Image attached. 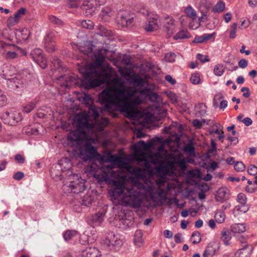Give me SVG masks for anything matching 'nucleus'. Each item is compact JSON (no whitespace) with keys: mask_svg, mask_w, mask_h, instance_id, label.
<instances>
[{"mask_svg":"<svg viewBox=\"0 0 257 257\" xmlns=\"http://www.w3.org/2000/svg\"><path fill=\"white\" fill-rule=\"evenodd\" d=\"M116 91V94L112 95L109 91L103 90L98 95V101L103 106L102 110L112 112L115 107L121 112L131 114L134 111L129 102V99L132 97L133 93L126 88L117 89Z\"/></svg>","mask_w":257,"mask_h":257,"instance_id":"f257e3e1","label":"nucleus"},{"mask_svg":"<svg viewBox=\"0 0 257 257\" xmlns=\"http://www.w3.org/2000/svg\"><path fill=\"white\" fill-rule=\"evenodd\" d=\"M83 78L81 80L80 86L85 89H89L99 86L101 81L99 78L100 74L98 71L90 70L86 68L80 70Z\"/></svg>","mask_w":257,"mask_h":257,"instance_id":"f03ea898","label":"nucleus"},{"mask_svg":"<svg viewBox=\"0 0 257 257\" xmlns=\"http://www.w3.org/2000/svg\"><path fill=\"white\" fill-rule=\"evenodd\" d=\"M99 154L97 148L90 143H86L79 150V157L83 162L95 161Z\"/></svg>","mask_w":257,"mask_h":257,"instance_id":"7ed1b4c3","label":"nucleus"},{"mask_svg":"<svg viewBox=\"0 0 257 257\" xmlns=\"http://www.w3.org/2000/svg\"><path fill=\"white\" fill-rule=\"evenodd\" d=\"M173 161H169L166 165L160 164L156 167V171L158 173L165 174L169 167H174L177 165L181 169L184 170L186 169V161L184 159H181L180 157L174 156L173 157Z\"/></svg>","mask_w":257,"mask_h":257,"instance_id":"20e7f679","label":"nucleus"},{"mask_svg":"<svg viewBox=\"0 0 257 257\" xmlns=\"http://www.w3.org/2000/svg\"><path fill=\"white\" fill-rule=\"evenodd\" d=\"M1 118L5 124L10 125H16L23 118L22 113L18 111H6L2 114Z\"/></svg>","mask_w":257,"mask_h":257,"instance_id":"39448f33","label":"nucleus"},{"mask_svg":"<svg viewBox=\"0 0 257 257\" xmlns=\"http://www.w3.org/2000/svg\"><path fill=\"white\" fill-rule=\"evenodd\" d=\"M73 120L78 130H89L92 127V124L88 122V116L86 114L78 113L76 114Z\"/></svg>","mask_w":257,"mask_h":257,"instance_id":"423d86ee","label":"nucleus"},{"mask_svg":"<svg viewBox=\"0 0 257 257\" xmlns=\"http://www.w3.org/2000/svg\"><path fill=\"white\" fill-rule=\"evenodd\" d=\"M31 58L37 63L42 68L47 67V61L43 51L40 49H35L30 53Z\"/></svg>","mask_w":257,"mask_h":257,"instance_id":"0eeeda50","label":"nucleus"},{"mask_svg":"<svg viewBox=\"0 0 257 257\" xmlns=\"http://www.w3.org/2000/svg\"><path fill=\"white\" fill-rule=\"evenodd\" d=\"M105 3V0H90L83 4L84 9L87 15H92L100 6Z\"/></svg>","mask_w":257,"mask_h":257,"instance_id":"6e6552de","label":"nucleus"},{"mask_svg":"<svg viewBox=\"0 0 257 257\" xmlns=\"http://www.w3.org/2000/svg\"><path fill=\"white\" fill-rule=\"evenodd\" d=\"M162 21L164 23V30L166 32L168 38L171 37L175 31V20L172 17L169 16L162 18Z\"/></svg>","mask_w":257,"mask_h":257,"instance_id":"1a4fd4ad","label":"nucleus"},{"mask_svg":"<svg viewBox=\"0 0 257 257\" xmlns=\"http://www.w3.org/2000/svg\"><path fill=\"white\" fill-rule=\"evenodd\" d=\"M44 47L48 53H53L56 50V42L53 33H48L44 38Z\"/></svg>","mask_w":257,"mask_h":257,"instance_id":"9d476101","label":"nucleus"},{"mask_svg":"<svg viewBox=\"0 0 257 257\" xmlns=\"http://www.w3.org/2000/svg\"><path fill=\"white\" fill-rule=\"evenodd\" d=\"M125 76L128 77L130 83L135 87H142L144 86L145 83V80L136 72L133 71L132 74L127 73Z\"/></svg>","mask_w":257,"mask_h":257,"instance_id":"9b49d317","label":"nucleus"},{"mask_svg":"<svg viewBox=\"0 0 257 257\" xmlns=\"http://www.w3.org/2000/svg\"><path fill=\"white\" fill-rule=\"evenodd\" d=\"M81 255L82 257H99L101 253L97 248L88 246L82 249Z\"/></svg>","mask_w":257,"mask_h":257,"instance_id":"f8f14e48","label":"nucleus"},{"mask_svg":"<svg viewBox=\"0 0 257 257\" xmlns=\"http://www.w3.org/2000/svg\"><path fill=\"white\" fill-rule=\"evenodd\" d=\"M105 243L109 247H119L122 244L121 240L118 239V237L112 232L108 234Z\"/></svg>","mask_w":257,"mask_h":257,"instance_id":"ddd939ff","label":"nucleus"},{"mask_svg":"<svg viewBox=\"0 0 257 257\" xmlns=\"http://www.w3.org/2000/svg\"><path fill=\"white\" fill-rule=\"evenodd\" d=\"M140 93L142 95L149 98L152 102L156 101L159 98V95L155 92H152L150 88L147 87H144L140 91Z\"/></svg>","mask_w":257,"mask_h":257,"instance_id":"4468645a","label":"nucleus"},{"mask_svg":"<svg viewBox=\"0 0 257 257\" xmlns=\"http://www.w3.org/2000/svg\"><path fill=\"white\" fill-rule=\"evenodd\" d=\"M26 11L27 10L26 8H21L16 12L14 17H10L9 18V23L13 25L17 24L18 22L19 19L26 14Z\"/></svg>","mask_w":257,"mask_h":257,"instance_id":"2eb2a0df","label":"nucleus"},{"mask_svg":"<svg viewBox=\"0 0 257 257\" xmlns=\"http://www.w3.org/2000/svg\"><path fill=\"white\" fill-rule=\"evenodd\" d=\"M128 202L130 205L133 208H136L140 207L142 200L140 199L139 194L138 193H135V194L130 195Z\"/></svg>","mask_w":257,"mask_h":257,"instance_id":"dca6fc26","label":"nucleus"},{"mask_svg":"<svg viewBox=\"0 0 257 257\" xmlns=\"http://www.w3.org/2000/svg\"><path fill=\"white\" fill-rule=\"evenodd\" d=\"M252 247L249 245H245L239 249L234 255V257H249L252 251Z\"/></svg>","mask_w":257,"mask_h":257,"instance_id":"f3484780","label":"nucleus"},{"mask_svg":"<svg viewBox=\"0 0 257 257\" xmlns=\"http://www.w3.org/2000/svg\"><path fill=\"white\" fill-rule=\"evenodd\" d=\"M228 190L226 187L219 188L215 195V198L217 201L222 202L225 201L228 196Z\"/></svg>","mask_w":257,"mask_h":257,"instance_id":"a211bd4d","label":"nucleus"},{"mask_svg":"<svg viewBox=\"0 0 257 257\" xmlns=\"http://www.w3.org/2000/svg\"><path fill=\"white\" fill-rule=\"evenodd\" d=\"M69 187L72 191L77 194L83 192L85 188L84 183L81 181L78 183L71 182Z\"/></svg>","mask_w":257,"mask_h":257,"instance_id":"6ab92c4d","label":"nucleus"},{"mask_svg":"<svg viewBox=\"0 0 257 257\" xmlns=\"http://www.w3.org/2000/svg\"><path fill=\"white\" fill-rule=\"evenodd\" d=\"M79 101L85 104L87 107L89 105L93 104L94 100L91 95L89 94L83 93V95L78 97Z\"/></svg>","mask_w":257,"mask_h":257,"instance_id":"aec40b11","label":"nucleus"},{"mask_svg":"<svg viewBox=\"0 0 257 257\" xmlns=\"http://www.w3.org/2000/svg\"><path fill=\"white\" fill-rule=\"evenodd\" d=\"M65 78V85L67 88H70L72 87L73 85H75L77 83V79L75 77L68 76H60L59 78V80H62L63 78Z\"/></svg>","mask_w":257,"mask_h":257,"instance_id":"412c9836","label":"nucleus"},{"mask_svg":"<svg viewBox=\"0 0 257 257\" xmlns=\"http://www.w3.org/2000/svg\"><path fill=\"white\" fill-rule=\"evenodd\" d=\"M154 140H153L149 144L146 143L144 141L141 140L136 144L134 147L135 150L139 151L140 150L147 149L150 147L154 145Z\"/></svg>","mask_w":257,"mask_h":257,"instance_id":"4be33fe9","label":"nucleus"},{"mask_svg":"<svg viewBox=\"0 0 257 257\" xmlns=\"http://www.w3.org/2000/svg\"><path fill=\"white\" fill-rule=\"evenodd\" d=\"M78 237V232L74 230H68L63 233V238L66 241L73 239Z\"/></svg>","mask_w":257,"mask_h":257,"instance_id":"5701e85b","label":"nucleus"},{"mask_svg":"<svg viewBox=\"0 0 257 257\" xmlns=\"http://www.w3.org/2000/svg\"><path fill=\"white\" fill-rule=\"evenodd\" d=\"M218 248L213 246V245L210 243L206 247L203 253V257H209L214 255Z\"/></svg>","mask_w":257,"mask_h":257,"instance_id":"b1692460","label":"nucleus"},{"mask_svg":"<svg viewBox=\"0 0 257 257\" xmlns=\"http://www.w3.org/2000/svg\"><path fill=\"white\" fill-rule=\"evenodd\" d=\"M23 132L28 135H36L39 134L38 128L33 125H29L24 127L23 129Z\"/></svg>","mask_w":257,"mask_h":257,"instance_id":"393cba45","label":"nucleus"},{"mask_svg":"<svg viewBox=\"0 0 257 257\" xmlns=\"http://www.w3.org/2000/svg\"><path fill=\"white\" fill-rule=\"evenodd\" d=\"M97 29L99 30L98 34L101 36L110 37L112 36L113 33L111 31L107 29V28L103 25H99L97 26Z\"/></svg>","mask_w":257,"mask_h":257,"instance_id":"a878e982","label":"nucleus"},{"mask_svg":"<svg viewBox=\"0 0 257 257\" xmlns=\"http://www.w3.org/2000/svg\"><path fill=\"white\" fill-rule=\"evenodd\" d=\"M67 139L71 142H76L80 140V136L78 130L70 132L67 136Z\"/></svg>","mask_w":257,"mask_h":257,"instance_id":"bb28decb","label":"nucleus"},{"mask_svg":"<svg viewBox=\"0 0 257 257\" xmlns=\"http://www.w3.org/2000/svg\"><path fill=\"white\" fill-rule=\"evenodd\" d=\"M10 82L12 83L11 85L12 88L15 90L23 87V81L19 79L18 78H13L10 80Z\"/></svg>","mask_w":257,"mask_h":257,"instance_id":"cd10ccee","label":"nucleus"},{"mask_svg":"<svg viewBox=\"0 0 257 257\" xmlns=\"http://www.w3.org/2000/svg\"><path fill=\"white\" fill-rule=\"evenodd\" d=\"M231 231L233 233H239L245 231V227L243 224H234L231 226Z\"/></svg>","mask_w":257,"mask_h":257,"instance_id":"c85d7f7f","label":"nucleus"},{"mask_svg":"<svg viewBox=\"0 0 257 257\" xmlns=\"http://www.w3.org/2000/svg\"><path fill=\"white\" fill-rule=\"evenodd\" d=\"M190 37V35L187 30H181L174 36V39L177 40L179 39H188Z\"/></svg>","mask_w":257,"mask_h":257,"instance_id":"c756f323","label":"nucleus"},{"mask_svg":"<svg viewBox=\"0 0 257 257\" xmlns=\"http://www.w3.org/2000/svg\"><path fill=\"white\" fill-rule=\"evenodd\" d=\"M230 238V232L227 229H223L221 231V239L224 242V244L229 245V241Z\"/></svg>","mask_w":257,"mask_h":257,"instance_id":"7c9ffc66","label":"nucleus"},{"mask_svg":"<svg viewBox=\"0 0 257 257\" xmlns=\"http://www.w3.org/2000/svg\"><path fill=\"white\" fill-rule=\"evenodd\" d=\"M56 168L55 166V168L52 167L51 169L50 174L54 179L61 180L62 179V172L59 169H56Z\"/></svg>","mask_w":257,"mask_h":257,"instance_id":"2f4dec72","label":"nucleus"},{"mask_svg":"<svg viewBox=\"0 0 257 257\" xmlns=\"http://www.w3.org/2000/svg\"><path fill=\"white\" fill-rule=\"evenodd\" d=\"M89 113L94 118H98L99 114L97 108L94 104L89 105L88 107Z\"/></svg>","mask_w":257,"mask_h":257,"instance_id":"473e14b6","label":"nucleus"},{"mask_svg":"<svg viewBox=\"0 0 257 257\" xmlns=\"http://www.w3.org/2000/svg\"><path fill=\"white\" fill-rule=\"evenodd\" d=\"M185 12L186 15L191 18L192 20H195L197 18V15L195 11L191 7L189 6L185 9Z\"/></svg>","mask_w":257,"mask_h":257,"instance_id":"72a5a7b5","label":"nucleus"},{"mask_svg":"<svg viewBox=\"0 0 257 257\" xmlns=\"http://www.w3.org/2000/svg\"><path fill=\"white\" fill-rule=\"evenodd\" d=\"M104 157L106 158L105 162L112 163H117L119 159L118 156L113 155L111 153H108L106 155L104 156Z\"/></svg>","mask_w":257,"mask_h":257,"instance_id":"f704fd0d","label":"nucleus"},{"mask_svg":"<svg viewBox=\"0 0 257 257\" xmlns=\"http://www.w3.org/2000/svg\"><path fill=\"white\" fill-rule=\"evenodd\" d=\"M143 233L141 230H137L136 231L134 235V242L136 244L142 243L143 242Z\"/></svg>","mask_w":257,"mask_h":257,"instance_id":"c9c22d12","label":"nucleus"},{"mask_svg":"<svg viewBox=\"0 0 257 257\" xmlns=\"http://www.w3.org/2000/svg\"><path fill=\"white\" fill-rule=\"evenodd\" d=\"M7 46H11L12 47L13 49L15 50H19L20 52V54L22 55H26L27 52L25 50L22 49L21 48L15 45V44H10L6 43H3L2 44V47L4 48Z\"/></svg>","mask_w":257,"mask_h":257,"instance_id":"e433bc0d","label":"nucleus"},{"mask_svg":"<svg viewBox=\"0 0 257 257\" xmlns=\"http://www.w3.org/2000/svg\"><path fill=\"white\" fill-rule=\"evenodd\" d=\"M93 46L92 42H89L88 44L86 45L85 47L80 48V51L83 54L87 55L92 52Z\"/></svg>","mask_w":257,"mask_h":257,"instance_id":"4c0bfd02","label":"nucleus"},{"mask_svg":"<svg viewBox=\"0 0 257 257\" xmlns=\"http://www.w3.org/2000/svg\"><path fill=\"white\" fill-rule=\"evenodd\" d=\"M124 189L114 188L111 192V196L116 199L123 194Z\"/></svg>","mask_w":257,"mask_h":257,"instance_id":"58836bf2","label":"nucleus"},{"mask_svg":"<svg viewBox=\"0 0 257 257\" xmlns=\"http://www.w3.org/2000/svg\"><path fill=\"white\" fill-rule=\"evenodd\" d=\"M224 72V68L222 64L216 65L214 68V73L217 76H221Z\"/></svg>","mask_w":257,"mask_h":257,"instance_id":"ea45409f","label":"nucleus"},{"mask_svg":"<svg viewBox=\"0 0 257 257\" xmlns=\"http://www.w3.org/2000/svg\"><path fill=\"white\" fill-rule=\"evenodd\" d=\"M225 9V4L223 2H218L215 6L212 9V11L214 13H220L224 11Z\"/></svg>","mask_w":257,"mask_h":257,"instance_id":"a19ab883","label":"nucleus"},{"mask_svg":"<svg viewBox=\"0 0 257 257\" xmlns=\"http://www.w3.org/2000/svg\"><path fill=\"white\" fill-rule=\"evenodd\" d=\"M151 23V21H149V24L145 28L147 32H152L158 29L159 27L157 23L154 22H152V24Z\"/></svg>","mask_w":257,"mask_h":257,"instance_id":"79ce46f5","label":"nucleus"},{"mask_svg":"<svg viewBox=\"0 0 257 257\" xmlns=\"http://www.w3.org/2000/svg\"><path fill=\"white\" fill-rule=\"evenodd\" d=\"M129 102L130 103L131 106L134 110V109L135 107L141 104V100L139 96H137L134 99H132L131 97L129 99Z\"/></svg>","mask_w":257,"mask_h":257,"instance_id":"37998d69","label":"nucleus"},{"mask_svg":"<svg viewBox=\"0 0 257 257\" xmlns=\"http://www.w3.org/2000/svg\"><path fill=\"white\" fill-rule=\"evenodd\" d=\"M234 169L238 172H242L245 170V166L242 162L237 161L234 164Z\"/></svg>","mask_w":257,"mask_h":257,"instance_id":"c03bdc74","label":"nucleus"},{"mask_svg":"<svg viewBox=\"0 0 257 257\" xmlns=\"http://www.w3.org/2000/svg\"><path fill=\"white\" fill-rule=\"evenodd\" d=\"M61 66V61L60 60L58 59L56 57L53 58V59L52 60V65L51 67H53L52 68L53 69L56 70L58 69H59Z\"/></svg>","mask_w":257,"mask_h":257,"instance_id":"a18cd8bd","label":"nucleus"},{"mask_svg":"<svg viewBox=\"0 0 257 257\" xmlns=\"http://www.w3.org/2000/svg\"><path fill=\"white\" fill-rule=\"evenodd\" d=\"M81 26L83 28L87 29H92L94 26L93 23L91 20H83L81 22Z\"/></svg>","mask_w":257,"mask_h":257,"instance_id":"49530a36","label":"nucleus"},{"mask_svg":"<svg viewBox=\"0 0 257 257\" xmlns=\"http://www.w3.org/2000/svg\"><path fill=\"white\" fill-rule=\"evenodd\" d=\"M216 221L219 223H222L225 219V215L223 212H217L216 213L214 216Z\"/></svg>","mask_w":257,"mask_h":257,"instance_id":"de8ad7c7","label":"nucleus"},{"mask_svg":"<svg viewBox=\"0 0 257 257\" xmlns=\"http://www.w3.org/2000/svg\"><path fill=\"white\" fill-rule=\"evenodd\" d=\"M36 106L35 102H30L23 107V111L26 113L30 112Z\"/></svg>","mask_w":257,"mask_h":257,"instance_id":"09e8293b","label":"nucleus"},{"mask_svg":"<svg viewBox=\"0 0 257 257\" xmlns=\"http://www.w3.org/2000/svg\"><path fill=\"white\" fill-rule=\"evenodd\" d=\"M214 126H216L215 130H209V134L212 135L213 134H216L217 135H220L221 134V130H222L223 126L220 124L218 123H215L214 124Z\"/></svg>","mask_w":257,"mask_h":257,"instance_id":"8fccbe9b","label":"nucleus"},{"mask_svg":"<svg viewBox=\"0 0 257 257\" xmlns=\"http://www.w3.org/2000/svg\"><path fill=\"white\" fill-rule=\"evenodd\" d=\"M105 61V57L101 54H98L95 58V64L98 67H101Z\"/></svg>","mask_w":257,"mask_h":257,"instance_id":"3c124183","label":"nucleus"},{"mask_svg":"<svg viewBox=\"0 0 257 257\" xmlns=\"http://www.w3.org/2000/svg\"><path fill=\"white\" fill-rule=\"evenodd\" d=\"M92 220L95 222L101 223L103 220V215L102 213L98 212L92 216Z\"/></svg>","mask_w":257,"mask_h":257,"instance_id":"603ef678","label":"nucleus"},{"mask_svg":"<svg viewBox=\"0 0 257 257\" xmlns=\"http://www.w3.org/2000/svg\"><path fill=\"white\" fill-rule=\"evenodd\" d=\"M206 106L203 103H199L198 106H196V109H199L197 111V113L201 115H203L206 112Z\"/></svg>","mask_w":257,"mask_h":257,"instance_id":"864d4df0","label":"nucleus"},{"mask_svg":"<svg viewBox=\"0 0 257 257\" xmlns=\"http://www.w3.org/2000/svg\"><path fill=\"white\" fill-rule=\"evenodd\" d=\"M192 237H195L197 238L196 239L193 240L192 241V243L194 244H197L199 242H200L201 240V238L200 237V233L198 231H194L191 235Z\"/></svg>","mask_w":257,"mask_h":257,"instance_id":"5fc2aeb1","label":"nucleus"},{"mask_svg":"<svg viewBox=\"0 0 257 257\" xmlns=\"http://www.w3.org/2000/svg\"><path fill=\"white\" fill-rule=\"evenodd\" d=\"M21 38L23 40L26 41L28 39L30 32L28 29H24L21 32Z\"/></svg>","mask_w":257,"mask_h":257,"instance_id":"6e6d98bb","label":"nucleus"},{"mask_svg":"<svg viewBox=\"0 0 257 257\" xmlns=\"http://www.w3.org/2000/svg\"><path fill=\"white\" fill-rule=\"evenodd\" d=\"M248 174L255 176L257 174V167L254 165H250L247 169Z\"/></svg>","mask_w":257,"mask_h":257,"instance_id":"4d7b16f0","label":"nucleus"},{"mask_svg":"<svg viewBox=\"0 0 257 257\" xmlns=\"http://www.w3.org/2000/svg\"><path fill=\"white\" fill-rule=\"evenodd\" d=\"M200 80L199 75L197 73L193 74L190 79V82L194 84H197L199 83Z\"/></svg>","mask_w":257,"mask_h":257,"instance_id":"13d9d810","label":"nucleus"},{"mask_svg":"<svg viewBox=\"0 0 257 257\" xmlns=\"http://www.w3.org/2000/svg\"><path fill=\"white\" fill-rule=\"evenodd\" d=\"M184 151L189 153L190 154L194 153L195 152V148L192 143L188 144L184 146Z\"/></svg>","mask_w":257,"mask_h":257,"instance_id":"bf43d9fd","label":"nucleus"},{"mask_svg":"<svg viewBox=\"0 0 257 257\" xmlns=\"http://www.w3.org/2000/svg\"><path fill=\"white\" fill-rule=\"evenodd\" d=\"M237 23H234L231 26V31L230 32L229 38L233 39L236 37V31L237 29Z\"/></svg>","mask_w":257,"mask_h":257,"instance_id":"052dcab7","label":"nucleus"},{"mask_svg":"<svg viewBox=\"0 0 257 257\" xmlns=\"http://www.w3.org/2000/svg\"><path fill=\"white\" fill-rule=\"evenodd\" d=\"M237 199L239 203L241 204L242 205H243V206L246 204V197L245 195L242 193H240L237 195Z\"/></svg>","mask_w":257,"mask_h":257,"instance_id":"680f3d73","label":"nucleus"},{"mask_svg":"<svg viewBox=\"0 0 257 257\" xmlns=\"http://www.w3.org/2000/svg\"><path fill=\"white\" fill-rule=\"evenodd\" d=\"M18 53H17L16 52H12L11 51H9L7 52L5 57L7 59H13L16 58L18 57Z\"/></svg>","mask_w":257,"mask_h":257,"instance_id":"e2e57ef3","label":"nucleus"},{"mask_svg":"<svg viewBox=\"0 0 257 257\" xmlns=\"http://www.w3.org/2000/svg\"><path fill=\"white\" fill-rule=\"evenodd\" d=\"M7 100V98L6 96L4 94V92L0 90V106L6 105Z\"/></svg>","mask_w":257,"mask_h":257,"instance_id":"0e129e2a","label":"nucleus"},{"mask_svg":"<svg viewBox=\"0 0 257 257\" xmlns=\"http://www.w3.org/2000/svg\"><path fill=\"white\" fill-rule=\"evenodd\" d=\"M168 97L173 104L176 103L178 101V98L175 93L170 91L168 94Z\"/></svg>","mask_w":257,"mask_h":257,"instance_id":"69168bd1","label":"nucleus"},{"mask_svg":"<svg viewBox=\"0 0 257 257\" xmlns=\"http://www.w3.org/2000/svg\"><path fill=\"white\" fill-rule=\"evenodd\" d=\"M230 55L231 54L228 53V56L225 57L223 62L230 65H233L234 64V58H230Z\"/></svg>","mask_w":257,"mask_h":257,"instance_id":"338daca9","label":"nucleus"},{"mask_svg":"<svg viewBox=\"0 0 257 257\" xmlns=\"http://www.w3.org/2000/svg\"><path fill=\"white\" fill-rule=\"evenodd\" d=\"M49 20L51 22L55 24L60 25L62 24V21L54 16H51L49 17Z\"/></svg>","mask_w":257,"mask_h":257,"instance_id":"774afa93","label":"nucleus"}]
</instances>
